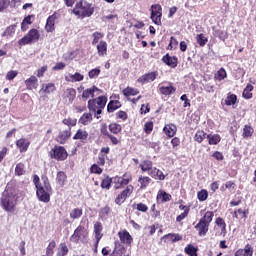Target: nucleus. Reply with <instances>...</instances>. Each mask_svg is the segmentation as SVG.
I'll list each match as a JSON object with an SVG mask.
<instances>
[{
    "instance_id": "obj_7",
    "label": "nucleus",
    "mask_w": 256,
    "mask_h": 256,
    "mask_svg": "<svg viewBox=\"0 0 256 256\" xmlns=\"http://www.w3.org/2000/svg\"><path fill=\"white\" fill-rule=\"evenodd\" d=\"M48 155L50 159H55V161H65L69 154L63 146L55 145L49 152Z\"/></svg>"
},
{
    "instance_id": "obj_37",
    "label": "nucleus",
    "mask_w": 256,
    "mask_h": 256,
    "mask_svg": "<svg viewBox=\"0 0 256 256\" xmlns=\"http://www.w3.org/2000/svg\"><path fill=\"white\" fill-rule=\"evenodd\" d=\"M108 129L112 135H119L123 131V126L117 122L110 123Z\"/></svg>"
},
{
    "instance_id": "obj_31",
    "label": "nucleus",
    "mask_w": 256,
    "mask_h": 256,
    "mask_svg": "<svg viewBox=\"0 0 256 256\" xmlns=\"http://www.w3.org/2000/svg\"><path fill=\"white\" fill-rule=\"evenodd\" d=\"M156 199L157 201H160V203H167L171 201L173 197L171 196V194L167 193L165 190H159Z\"/></svg>"
},
{
    "instance_id": "obj_23",
    "label": "nucleus",
    "mask_w": 256,
    "mask_h": 256,
    "mask_svg": "<svg viewBox=\"0 0 256 256\" xmlns=\"http://www.w3.org/2000/svg\"><path fill=\"white\" fill-rule=\"evenodd\" d=\"M163 132L169 139H171L174 135H177V126L173 123L166 124L163 128Z\"/></svg>"
},
{
    "instance_id": "obj_63",
    "label": "nucleus",
    "mask_w": 256,
    "mask_h": 256,
    "mask_svg": "<svg viewBox=\"0 0 256 256\" xmlns=\"http://www.w3.org/2000/svg\"><path fill=\"white\" fill-rule=\"evenodd\" d=\"M101 166L99 164H93L90 167V173H94L95 175H101L103 173V168H100Z\"/></svg>"
},
{
    "instance_id": "obj_59",
    "label": "nucleus",
    "mask_w": 256,
    "mask_h": 256,
    "mask_svg": "<svg viewBox=\"0 0 256 256\" xmlns=\"http://www.w3.org/2000/svg\"><path fill=\"white\" fill-rule=\"evenodd\" d=\"M177 45H179V41L173 36L170 37V42L168 44L167 50L173 51V49H177Z\"/></svg>"
},
{
    "instance_id": "obj_35",
    "label": "nucleus",
    "mask_w": 256,
    "mask_h": 256,
    "mask_svg": "<svg viewBox=\"0 0 256 256\" xmlns=\"http://www.w3.org/2000/svg\"><path fill=\"white\" fill-rule=\"evenodd\" d=\"M254 133H255V129L253 128V126L249 124L244 125L243 132H242L243 139H251Z\"/></svg>"
},
{
    "instance_id": "obj_42",
    "label": "nucleus",
    "mask_w": 256,
    "mask_h": 256,
    "mask_svg": "<svg viewBox=\"0 0 256 256\" xmlns=\"http://www.w3.org/2000/svg\"><path fill=\"white\" fill-rule=\"evenodd\" d=\"M111 206L109 205H106L102 208H100V211H99V218L100 219H107L109 217V215H111Z\"/></svg>"
},
{
    "instance_id": "obj_33",
    "label": "nucleus",
    "mask_w": 256,
    "mask_h": 256,
    "mask_svg": "<svg viewBox=\"0 0 256 256\" xmlns=\"http://www.w3.org/2000/svg\"><path fill=\"white\" fill-rule=\"evenodd\" d=\"M56 183L59 187H65V183H67V173L58 171L56 174Z\"/></svg>"
},
{
    "instance_id": "obj_43",
    "label": "nucleus",
    "mask_w": 256,
    "mask_h": 256,
    "mask_svg": "<svg viewBox=\"0 0 256 256\" xmlns=\"http://www.w3.org/2000/svg\"><path fill=\"white\" fill-rule=\"evenodd\" d=\"M207 139H208V145H219V143H221V135L219 134H208L207 135Z\"/></svg>"
},
{
    "instance_id": "obj_16",
    "label": "nucleus",
    "mask_w": 256,
    "mask_h": 256,
    "mask_svg": "<svg viewBox=\"0 0 256 256\" xmlns=\"http://www.w3.org/2000/svg\"><path fill=\"white\" fill-rule=\"evenodd\" d=\"M162 61L171 69H175L179 65V58L177 56H170L169 53L162 57Z\"/></svg>"
},
{
    "instance_id": "obj_30",
    "label": "nucleus",
    "mask_w": 256,
    "mask_h": 256,
    "mask_svg": "<svg viewBox=\"0 0 256 256\" xmlns=\"http://www.w3.org/2000/svg\"><path fill=\"white\" fill-rule=\"evenodd\" d=\"M95 91H99V88H97V86H92L91 88L85 89L82 92V99L84 101H87L89 97H91L92 99H95Z\"/></svg>"
},
{
    "instance_id": "obj_6",
    "label": "nucleus",
    "mask_w": 256,
    "mask_h": 256,
    "mask_svg": "<svg viewBox=\"0 0 256 256\" xmlns=\"http://www.w3.org/2000/svg\"><path fill=\"white\" fill-rule=\"evenodd\" d=\"M40 37L41 34L39 33V30L32 28L23 38L18 40V45H20V47H23L25 45H31V43H37Z\"/></svg>"
},
{
    "instance_id": "obj_5",
    "label": "nucleus",
    "mask_w": 256,
    "mask_h": 256,
    "mask_svg": "<svg viewBox=\"0 0 256 256\" xmlns=\"http://www.w3.org/2000/svg\"><path fill=\"white\" fill-rule=\"evenodd\" d=\"M105 105H107V96L105 95L88 100V110L90 113H95L96 119H101V114L103 113V109H105Z\"/></svg>"
},
{
    "instance_id": "obj_64",
    "label": "nucleus",
    "mask_w": 256,
    "mask_h": 256,
    "mask_svg": "<svg viewBox=\"0 0 256 256\" xmlns=\"http://www.w3.org/2000/svg\"><path fill=\"white\" fill-rule=\"evenodd\" d=\"M92 37H94V39L92 40V45H97V43H99V40L103 39V37H105V34H103L101 32H94L92 34Z\"/></svg>"
},
{
    "instance_id": "obj_50",
    "label": "nucleus",
    "mask_w": 256,
    "mask_h": 256,
    "mask_svg": "<svg viewBox=\"0 0 256 256\" xmlns=\"http://www.w3.org/2000/svg\"><path fill=\"white\" fill-rule=\"evenodd\" d=\"M214 79L216 81H223L224 79H227V71H225V68H220L215 76H214Z\"/></svg>"
},
{
    "instance_id": "obj_10",
    "label": "nucleus",
    "mask_w": 256,
    "mask_h": 256,
    "mask_svg": "<svg viewBox=\"0 0 256 256\" xmlns=\"http://www.w3.org/2000/svg\"><path fill=\"white\" fill-rule=\"evenodd\" d=\"M118 237L122 245H127V247H131V245H133V236H131V233H129L127 229L120 230L118 232Z\"/></svg>"
},
{
    "instance_id": "obj_34",
    "label": "nucleus",
    "mask_w": 256,
    "mask_h": 256,
    "mask_svg": "<svg viewBox=\"0 0 256 256\" xmlns=\"http://www.w3.org/2000/svg\"><path fill=\"white\" fill-rule=\"evenodd\" d=\"M159 91H160L161 95L169 96V95H173V93H175V91H177V88H175L173 86V84L170 83L169 86H161L159 88Z\"/></svg>"
},
{
    "instance_id": "obj_48",
    "label": "nucleus",
    "mask_w": 256,
    "mask_h": 256,
    "mask_svg": "<svg viewBox=\"0 0 256 256\" xmlns=\"http://www.w3.org/2000/svg\"><path fill=\"white\" fill-rule=\"evenodd\" d=\"M14 173L16 177H21L22 175H25V164L23 162H19L18 164H16Z\"/></svg>"
},
{
    "instance_id": "obj_20",
    "label": "nucleus",
    "mask_w": 256,
    "mask_h": 256,
    "mask_svg": "<svg viewBox=\"0 0 256 256\" xmlns=\"http://www.w3.org/2000/svg\"><path fill=\"white\" fill-rule=\"evenodd\" d=\"M233 219H247L249 217V208H238L232 213Z\"/></svg>"
},
{
    "instance_id": "obj_21",
    "label": "nucleus",
    "mask_w": 256,
    "mask_h": 256,
    "mask_svg": "<svg viewBox=\"0 0 256 256\" xmlns=\"http://www.w3.org/2000/svg\"><path fill=\"white\" fill-rule=\"evenodd\" d=\"M31 142L25 138H20L16 141V147L19 148L20 153H27Z\"/></svg>"
},
{
    "instance_id": "obj_38",
    "label": "nucleus",
    "mask_w": 256,
    "mask_h": 256,
    "mask_svg": "<svg viewBox=\"0 0 256 256\" xmlns=\"http://www.w3.org/2000/svg\"><path fill=\"white\" fill-rule=\"evenodd\" d=\"M213 217H215V212L213 211H206L202 218H200V221L202 223H206L207 225L211 226V223H213Z\"/></svg>"
},
{
    "instance_id": "obj_56",
    "label": "nucleus",
    "mask_w": 256,
    "mask_h": 256,
    "mask_svg": "<svg viewBox=\"0 0 256 256\" xmlns=\"http://www.w3.org/2000/svg\"><path fill=\"white\" fill-rule=\"evenodd\" d=\"M63 125H66L67 127H69V129H71V127H75L77 125V119H73L71 117L68 118H64L62 120Z\"/></svg>"
},
{
    "instance_id": "obj_61",
    "label": "nucleus",
    "mask_w": 256,
    "mask_h": 256,
    "mask_svg": "<svg viewBox=\"0 0 256 256\" xmlns=\"http://www.w3.org/2000/svg\"><path fill=\"white\" fill-rule=\"evenodd\" d=\"M101 75V68L97 67L88 72L89 79H95L96 77H99Z\"/></svg>"
},
{
    "instance_id": "obj_58",
    "label": "nucleus",
    "mask_w": 256,
    "mask_h": 256,
    "mask_svg": "<svg viewBox=\"0 0 256 256\" xmlns=\"http://www.w3.org/2000/svg\"><path fill=\"white\" fill-rule=\"evenodd\" d=\"M112 183L114 185V189H123V183L121 181V176H115L114 178H112Z\"/></svg>"
},
{
    "instance_id": "obj_26",
    "label": "nucleus",
    "mask_w": 256,
    "mask_h": 256,
    "mask_svg": "<svg viewBox=\"0 0 256 256\" xmlns=\"http://www.w3.org/2000/svg\"><path fill=\"white\" fill-rule=\"evenodd\" d=\"M103 224L100 221H97L94 224V235H95V241H101L103 239Z\"/></svg>"
},
{
    "instance_id": "obj_52",
    "label": "nucleus",
    "mask_w": 256,
    "mask_h": 256,
    "mask_svg": "<svg viewBox=\"0 0 256 256\" xmlns=\"http://www.w3.org/2000/svg\"><path fill=\"white\" fill-rule=\"evenodd\" d=\"M236 104H237V96L235 94H228V96L225 99V105H227V107H231Z\"/></svg>"
},
{
    "instance_id": "obj_4",
    "label": "nucleus",
    "mask_w": 256,
    "mask_h": 256,
    "mask_svg": "<svg viewBox=\"0 0 256 256\" xmlns=\"http://www.w3.org/2000/svg\"><path fill=\"white\" fill-rule=\"evenodd\" d=\"M72 13L76 15V17H80V19H85L95 13V7L86 0H80L75 4Z\"/></svg>"
},
{
    "instance_id": "obj_62",
    "label": "nucleus",
    "mask_w": 256,
    "mask_h": 256,
    "mask_svg": "<svg viewBox=\"0 0 256 256\" xmlns=\"http://www.w3.org/2000/svg\"><path fill=\"white\" fill-rule=\"evenodd\" d=\"M214 35L218 38L221 39V41H225V39H227L229 36L227 35V32L226 31H223V30H215L214 31Z\"/></svg>"
},
{
    "instance_id": "obj_57",
    "label": "nucleus",
    "mask_w": 256,
    "mask_h": 256,
    "mask_svg": "<svg viewBox=\"0 0 256 256\" xmlns=\"http://www.w3.org/2000/svg\"><path fill=\"white\" fill-rule=\"evenodd\" d=\"M69 253V248L67 247L66 243H60V248L56 254V256H67Z\"/></svg>"
},
{
    "instance_id": "obj_36",
    "label": "nucleus",
    "mask_w": 256,
    "mask_h": 256,
    "mask_svg": "<svg viewBox=\"0 0 256 256\" xmlns=\"http://www.w3.org/2000/svg\"><path fill=\"white\" fill-rule=\"evenodd\" d=\"M122 94L124 95V97H127L129 99L130 97H135V95H139V89L127 86L122 90Z\"/></svg>"
},
{
    "instance_id": "obj_28",
    "label": "nucleus",
    "mask_w": 256,
    "mask_h": 256,
    "mask_svg": "<svg viewBox=\"0 0 256 256\" xmlns=\"http://www.w3.org/2000/svg\"><path fill=\"white\" fill-rule=\"evenodd\" d=\"M139 168L141 169L142 173H149L153 169V161L147 159V160H142L141 163L139 164Z\"/></svg>"
},
{
    "instance_id": "obj_44",
    "label": "nucleus",
    "mask_w": 256,
    "mask_h": 256,
    "mask_svg": "<svg viewBox=\"0 0 256 256\" xmlns=\"http://www.w3.org/2000/svg\"><path fill=\"white\" fill-rule=\"evenodd\" d=\"M253 89H255V87H253L251 84H247L243 90L242 97L244 99H253V92H251Z\"/></svg>"
},
{
    "instance_id": "obj_13",
    "label": "nucleus",
    "mask_w": 256,
    "mask_h": 256,
    "mask_svg": "<svg viewBox=\"0 0 256 256\" xmlns=\"http://www.w3.org/2000/svg\"><path fill=\"white\" fill-rule=\"evenodd\" d=\"M157 77H159V72H157V71L148 72V73H145L142 76H140L137 79V82L141 83V85H145V83H151V82L155 81V79H157Z\"/></svg>"
},
{
    "instance_id": "obj_1",
    "label": "nucleus",
    "mask_w": 256,
    "mask_h": 256,
    "mask_svg": "<svg viewBox=\"0 0 256 256\" xmlns=\"http://www.w3.org/2000/svg\"><path fill=\"white\" fill-rule=\"evenodd\" d=\"M33 183L36 187V197H38V200L42 203H49L51 195H53V188L51 187L49 177L42 175L40 179L38 175H34Z\"/></svg>"
},
{
    "instance_id": "obj_45",
    "label": "nucleus",
    "mask_w": 256,
    "mask_h": 256,
    "mask_svg": "<svg viewBox=\"0 0 256 256\" xmlns=\"http://www.w3.org/2000/svg\"><path fill=\"white\" fill-rule=\"evenodd\" d=\"M208 135L209 134H207L203 130H197L194 135V141H196V143H201L202 141H205V139H207Z\"/></svg>"
},
{
    "instance_id": "obj_40",
    "label": "nucleus",
    "mask_w": 256,
    "mask_h": 256,
    "mask_svg": "<svg viewBox=\"0 0 256 256\" xmlns=\"http://www.w3.org/2000/svg\"><path fill=\"white\" fill-rule=\"evenodd\" d=\"M97 52L99 57H105L107 55V42L105 40H101L97 45Z\"/></svg>"
},
{
    "instance_id": "obj_41",
    "label": "nucleus",
    "mask_w": 256,
    "mask_h": 256,
    "mask_svg": "<svg viewBox=\"0 0 256 256\" xmlns=\"http://www.w3.org/2000/svg\"><path fill=\"white\" fill-rule=\"evenodd\" d=\"M78 121L81 125L87 126L93 121V114H91V112L84 113Z\"/></svg>"
},
{
    "instance_id": "obj_8",
    "label": "nucleus",
    "mask_w": 256,
    "mask_h": 256,
    "mask_svg": "<svg viewBox=\"0 0 256 256\" xmlns=\"http://www.w3.org/2000/svg\"><path fill=\"white\" fill-rule=\"evenodd\" d=\"M163 17V8L160 4H153L151 6V20L155 25H162L161 18Z\"/></svg>"
},
{
    "instance_id": "obj_32",
    "label": "nucleus",
    "mask_w": 256,
    "mask_h": 256,
    "mask_svg": "<svg viewBox=\"0 0 256 256\" xmlns=\"http://www.w3.org/2000/svg\"><path fill=\"white\" fill-rule=\"evenodd\" d=\"M122 104L121 101L119 100H110L109 103L107 104V111L108 113H115L117 109H121Z\"/></svg>"
},
{
    "instance_id": "obj_47",
    "label": "nucleus",
    "mask_w": 256,
    "mask_h": 256,
    "mask_svg": "<svg viewBox=\"0 0 256 256\" xmlns=\"http://www.w3.org/2000/svg\"><path fill=\"white\" fill-rule=\"evenodd\" d=\"M197 251H199V248L194 247L193 244H188L185 248H184V252L186 253V255L189 256H199L197 254Z\"/></svg>"
},
{
    "instance_id": "obj_17",
    "label": "nucleus",
    "mask_w": 256,
    "mask_h": 256,
    "mask_svg": "<svg viewBox=\"0 0 256 256\" xmlns=\"http://www.w3.org/2000/svg\"><path fill=\"white\" fill-rule=\"evenodd\" d=\"M74 141H81V143H85L87 139H89V132L85 129H78L74 136L72 137Z\"/></svg>"
},
{
    "instance_id": "obj_53",
    "label": "nucleus",
    "mask_w": 256,
    "mask_h": 256,
    "mask_svg": "<svg viewBox=\"0 0 256 256\" xmlns=\"http://www.w3.org/2000/svg\"><path fill=\"white\" fill-rule=\"evenodd\" d=\"M81 217H83V208H74L70 212L71 219H81Z\"/></svg>"
},
{
    "instance_id": "obj_22",
    "label": "nucleus",
    "mask_w": 256,
    "mask_h": 256,
    "mask_svg": "<svg viewBox=\"0 0 256 256\" xmlns=\"http://www.w3.org/2000/svg\"><path fill=\"white\" fill-rule=\"evenodd\" d=\"M179 209H180V211H184V212L176 217L177 223H181V221H183V219H187V217H189V213L191 211V206L181 204L179 206Z\"/></svg>"
},
{
    "instance_id": "obj_2",
    "label": "nucleus",
    "mask_w": 256,
    "mask_h": 256,
    "mask_svg": "<svg viewBox=\"0 0 256 256\" xmlns=\"http://www.w3.org/2000/svg\"><path fill=\"white\" fill-rule=\"evenodd\" d=\"M18 201L19 195L13 190L6 189L0 198V206L6 213H15Z\"/></svg>"
},
{
    "instance_id": "obj_14",
    "label": "nucleus",
    "mask_w": 256,
    "mask_h": 256,
    "mask_svg": "<svg viewBox=\"0 0 256 256\" xmlns=\"http://www.w3.org/2000/svg\"><path fill=\"white\" fill-rule=\"evenodd\" d=\"M209 227H211L209 224L199 220L194 229L197 231L198 237H206L209 233Z\"/></svg>"
},
{
    "instance_id": "obj_18",
    "label": "nucleus",
    "mask_w": 256,
    "mask_h": 256,
    "mask_svg": "<svg viewBox=\"0 0 256 256\" xmlns=\"http://www.w3.org/2000/svg\"><path fill=\"white\" fill-rule=\"evenodd\" d=\"M24 83L28 91H33V89L39 87V79H37L35 75L30 76Z\"/></svg>"
},
{
    "instance_id": "obj_15",
    "label": "nucleus",
    "mask_w": 256,
    "mask_h": 256,
    "mask_svg": "<svg viewBox=\"0 0 256 256\" xmlns=\"http://www.w3.org/2000/svg\"><path fill=\"white\" fill-rule=\"evenodd\" d=\"M69 139H71V128L59 132L56 142L60 145H65Z\"/></svg>"
},
{
    "instance_id": "obj_24",
    "label": "nucleus",
    "mask_w": 256,
    "mask_h": 256,
    "mask_svg": "<svg viewBox=\"0 0 256 256\" xmlns=\"http://www.w3.org/2000/svg\"><path fill=\"white\" fill-rule=\"evenodd\" d=\"M77 97V91L74 88H67L63 93V99H66L68 103H73Z\"/></svg>"
},
{
    "instance_id": "obj_11",
    "label": "nucleus",
    "mask_w": 256,
    "mask_h": 256,
    "mask_svg": "<svg viewBox=\"0 0 256 256\" xmlns=\"http://www.w3.org/2000/svg\"><path fill=\"white\" fill-rule=\"evenodd\" d=\"M86 233H87V229H85V226L79 225L74 230L73 235L70 237V241H72V243H79V241H81L82 237L85 238Z\"/></svg>"
},
{
    "instance_id": "obj_3",
    "label": "nucleus",
    "mask_w": 256,
    "mask_h": 256,
    "mask_svg": "<svg viewBox=\"0 0 256 256\" xmlns=\"http://www.w3.org/2000/svg\"><path fill=\"white\" fill-rule=\"evenodd\" d=\"M121 181L123 187L127 186L115 198L114 203L116 205H123V203L133 195V191H135V187L129 184L133 181V177L131 175L124 174L123 177H121Z\"/></svg>"
},
{
    "instance_id": "obj_12",
    "label": "nucleus",
    "mask_w": 256,
    "mask_h": 256,
    "mask_svg": "<svg viewBox=\"0 0 256 256\" xmlns=\"http://www.w3.org/2000/svg\"><path fill=\"white\" fill-rule=\"evenodd\" d=\"M110 152H111V148H109V146L102 147L98 154L97 165H99L100 167H105V163L107 159H109L108 155Z\"/></svg>"
},
{
    "instance_id": "obj_27",
    "label": "nucleus",
    "mask_w": 256,
    "mask_h": 256,
    "mask_svg": "<svg viewBox=\"0 0 256 256\" xmlns=\"http://www.w3.org/2000/svg\"><path fill=\"white\" fill-rule=\"evenodd\" d=\"M215 225L219 227L221 231L220 235H222V237H225L227 235V223H225V219H223L222 217L216 218Z\"/></svg>"
},
{
    "instance_id": "obj_60",
    "label": "nucleus",
    "mask_w": 256,
    "mask_h": 256,
    "mask_svg": "<svg viewBox=\"0 0 256 256\" xmlns=\"http://www.w3.org/2000/svg\"><path fill=\"white\" fill-rule=\"evenodd\" d=\"M254 250L251 244H246L244 249H242V255L244 256H253Z\"/></svg>"
},
{
    "instance_id": "obj_9",
    "label": "nucleus",
    "mask_w": 256,
    "mask_h": 256,
    "mask_svg": "<svg viewBox=\"0 0 256 256\" xmlns=\"http://www.w3.org/2000/svg\"><path fill=\"white\" fill-rule=\"evenodd\" d=\"M57 19H61V13H59V10L55 11L47 18L45 24L46 33H53V31H55V21H57Z\"/></svg>"
},
{
    "instance_id": "obj_25",
    "label": "nucleus",
    "mask_w": 256,
    "mask_h": 256,
    "mask_svg": "<svg viewBox=\"0 0 256 256\" xmlns=\"http://www.w3.org/2000/svg\"><path fill=\"white\" fill-rule=\"evenodd\" d=\"M40 91L41 93H44V95H51V93H55L57 91V86H55V83L53 82L42 84Z\"/></svg>"
},
{
    "instance_id": "obj_55",
    "label": "nucleus",
    "mask_w": 256,
    "mask_h": 256,
    "mask_svg": "<svg viewBox=\"0 0 256 256\" xmlns=\"http://www.w3.org/2000/svg\"><path fill=\"white\" fill-rule=\"evenodd\" d=\"M196 41L200 47H205L209 39L205 37V34L201 33L196 36Z\"/></svg>"
},
{
    "instance_id": "obj_39",
    "label": "nucleus",
    "mask_w": 256,
    "mask_h": 256,
    "mask_svg": "<svg viewBox=\"0 0 256 256\" xmlns=\"http://www.w3.org/2000/svg\"><path fill=\"white\" fill-rule=\"evenodd\" d=\"M163 239H166L167 241H171V243H177V241H183V236L177 233H168L163 236Z\"/></svg>"
},
{
    "instance_id": "obj_51",
    "label": "nucleus",
    "mask_w": 256,
    "mask_h": 256,
    "mask_svg": "<svg viewBox=\"0 0 256 256\" xmlns=\"http://www.w3.org/2000/svg\"><path fill=\"white\" fill-rule=\"evenodd\" d=\"M55 247H57V243L55 240L49 242L48 246L46 247V255L53 256L55 255Z\"/></svg>"
},
{
    "instance_id": "obj_46",
    "label": "nucleus",
    "mask_w": 256,
    "mask_h": 256,
    "mask_svg": "<svg viewBox=\"0 0 256 256\" xmlns=\"http://www.w3.org/2000/svg\"><path fill=\"white\" fill-rule=\"evenodd\" d=\"M66 81H75V82H81L83 79H85V76L83 74L76 72L75 74H69L68 77H65Z\"/></svg>"
},
{
    "instance_id": "obj_54",
    "label": "nucleus",
    "mask_w": 256,
    "mask_h": 256,
    "mask_svg": "<svg viewBox=\"0 0 256 256\" xmlns=\"http://www.w3.org/2000/svg\"><path fill=\"white\" fill-rule=\"evenodd\" d=\"M208 197H209V192L207 191V189H202L197 193V199L201 203H203V201H207Z\"/></svg>"
},
{
    "instance_id": "obj_49",
    "label": "nucleus",
    "mask_w": 256,
    "mask_h": 256,
    "mask_svg": "<svg viewBox=\"0 0 256 256\" xmlns=\"http://www.w3.org/2000/svg\"><path fill=\"white\" fill-rule=\"evenodd\" d=\"M113 183V178L106 176L102 182H101V189H106L107 191H109V189H111V184Z\"/></svg>"
},
{
    "instance_id": "obj_19",
    "label": "nucleus",
    "mask_w": 256,
    "mask_h": 256,
    "mask_svg": "<svg viewBox=\"0 0 256 256\" xmlns=\"http://www.w3.org/2000/svg\"><path fill=\"white\" fill-rule=\"evenodd\" d=\"M138 183L140 191H145V189H147V187H149L151 183H153V179H151V177L149 176L141 175L138 177Z\"/></svg>"
},
{
    "instance_id": "obj_29",
    "label": "nucleus",
    "mask_w": 256,
    "mask_h": 256,
    "mask_svg": "<svg viewBox=\"0 0 256 256\" xmlns=\"http://www.w3.org/2000/svg\"><path fill=\"white\" fill-rule=\"evenodd\" d=\"M148 175H150L152 179H156L158 181H165V174H163V171H161L157 167H153V169L150 170Z\"/></svg>"
}]
</instances>
